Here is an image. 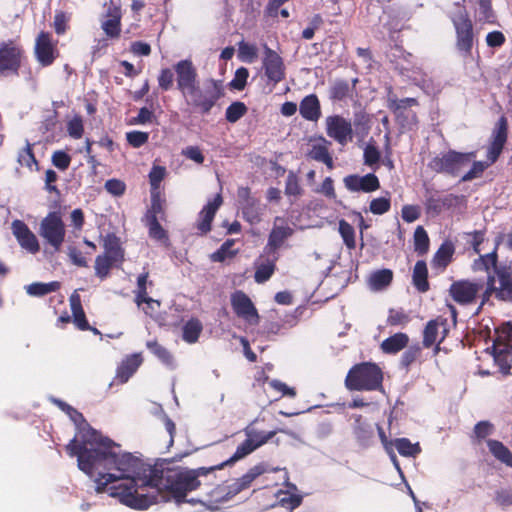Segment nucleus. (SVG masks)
I'll return each instance as SVG.
<instances>
[{
	"mask_svg": "<svg viewBox=\"0 0 512 512\" xmlns=\"http://www.w3.org/2000/svg\"><path fill=\"white\" fill-rule=\"evenodd\" d=\"M265 56L263 59V67L268 80L274 84L281 82L285 78V65L283 59L278 53L264 46Z\"/></svg>",
	"mask_w": 512,
	"mask_h": 512,
	"instance_id": "9b49d317",
	"label": "nucleus"
},
{
	"mask_svg": "<svg viewBox=\"0 0 512 512\" xmlns=\"http://www.w3.org/2000/svg\"><path fill=\"white\" fill-rule=\"evenodd\" d=\"M451 20L456 31L458 49L470 53L473 45V26L465 8L457 6Z\"/></svg>",
	"mask_w": 512,
	"mask_h": 512,
	"instance_id": "6e6552de",
	"label": "nucleus"
},
{
	"mask_svg": "<svg viewBox=\"0 0 512 512\" xmlns=\"http://www.w3.org/2000/svg\"><path fill=\"white\" fill-rule=\"evenodd\" d=\"M292 234L293 229L290 227L287 220L283 217H275L266 248L273 251L277 250Z\"/></svg>",
	"mask_w": 512,
	"mask_h": 512,
	"instance_id": "6ab92c4d",
	"label": "nucleus"
},
{
	"mask_svg": "<svg viewBox=\"0 0 512 512\" xmlns=\"http://www.w3.org/2000/svg\"><path fill=\"white\" fill-rule=\"evenodd\" d=\"M325 128L327 135L341 145H346L353 138L351 121L340 115L326 117Z\"/></svg>",
	"mask_w": 512,
	"mask_h": 512,
	"instance_id": "1a4fd4ad",
	"label": "nucleus"
},
{
	"mask_svg": "<svg viewBox=\"0 0 512 512\" xmlns=\"http://www.w3.org/2000/svg\"><path fill=\"white\" fill-rule=\"evenodd\" d=\"M116 262L114 259L103 254L97 256L95 259V274L99 278L104 279L109 274L112 265Z\"/></svg>",
	"mask_w": 512,
	"mask_h": 512,
	"instance_id": "a18cd8bd",
	"label": "nucleus"
},
{
	"mask_svg": "<svg viewBox=\"0 0 512 512\" xmlns=\"http://www.w3.org/2000/svg\"><path fill=\"white\" fill-rule=\"evenodd\" d=\"M512 324L503 323L496 329L493 358L502 374H508L512 363Z\"/></svg>",
	"mask_w": 512,
	"mask_h": 512,
	"instance_id": "39448f33",
	"label": "nucleus"
},
{
	"mask_svg": "<svg viewBox=\"0 0 512 512\" xmlns=\"http://www.w3.org/2000/svg\"><path fill=\"white\" fill-rule=\"evenodd\" d=\"M18 162L20 165L26 166L30 170H32L34 166H37V161L32 153L30 144H27V146L20 151L18 155Z\"/></svg>",
	"mask_w": 512,
	"mask_h": 512,
	"instance_id": "603ef678",
	"label": "nucleus"
},
{
	"mask_svg": "<svg viewBox=\"0 0 512 512\" xmlns=\"http://www.w3.org/2000/svg\"><path fill=\"white\" fill-rule=\"evenodd\" d=\"M339 233H340L345 245L349 249H354L356 246L354 228L345 220H340L339 221Z\"/></svg>",
	"mask_w": 512,
	"mask_h": 512,
	"instance_id": "49530a36",
	"label": "nucleus"
},
{
	"mask_svg": "<svg viewBox=\"0 0 512 512\" xmlns=\"http://www.w3.org/2000/svg\"><path fill=\"white\" fill-rule=\"evenodd\" d=\"M278 504L292 511L302 502V496L298 493L297 487L292 483H286V490H280L276 494Z\"/></svg>",
	"mask_w": 512,
	"mask_h": 512,
	"instance_id": "a878e982",
	"label": "nucleus"
},
{
	"mask_svg": "<svg viewBox=\"0 0 512 512\" xmlns=\"http://www.w3.org/2000/svg\"><path fill=\"white\" fill-rule=\"evenodd\" d=\"M143 362L140 353H134L126 356L118 365L114 382L124 384L134 375Z\"/></svg>",
	"mask_w": 512,
	"mask_h": 512,
	"instance_id": "aec40b11",
	"label": "nucleus"
},
{
	"mask_svg": "<svg viewBox=\"0 0 512 512\" xmlns=\"http://www.w3.org/2000/svg\"><path fill=\"white\" fill-rule=\"evenodd\" d=\"M350 87L345 81L336 82L331 89V97L336 100H342L349 95Z\"/></svg>",
	"mask_w": 512,
	"mask_h": 512,
	"instance_id": "bf43d9fd",
	"label": "nucleus"
},
{
	"mask_svg": "<svg viewBox=\"0 0 512 512\" xmlns=\"http://www.w3.org/2000/svg\"><path fill=\"white\" fill-rule=\"evenodd\" d=\"M67 133L73 139H80L84 133L83 119L79 115H74L67 121Z\"/></svg>",
	"mask_w": 512,
	"mask_h": 512,
	"instance_id": "de8ad7c7",
	"label": "nucleus"
},
{
	"mask_svg": "<svg viewBox=\"0 0 512 512\" xmlns=\"http://www.w3.org/2000/svg\"><path fill=\"white\" fill-rule=\"evenodd\" d=\"M392 279L393 273L390 269H381L370 274L368 285L371 290L380 291L389 286Z\"/></svg>",
	"mask_w": 512,
	"mask_h": 512,
	"instance_id": "c85d7f7f",
	"label": "nucleus"
},
{
	"mask_svg": "<svg viewBox=\"0 0 512 512\" xmlns=\"http://www.w3.org/2000/svg\"><path fill=\"white\" fill-rule=\"evenodd\" d=\"M381 369L374 363L357 364L347 374L345 384L349 390L372 391L382 387Z\"/></svg>",
	"mask_w": 512,
	"mask_h": 512,
	"instance_id": "20e7f679",
	"label": "nucleus"
},
{
	"mask_svg": "<svg viewBox=\"0 0 512 512\" xmlns=\"http://www.w3.org/2000/svg\"><path fill=\"white\" fill-rule=\"evenodd\" d=\"M478 21L483 23H494L495 13L491 7V0H478V8L476 10Z\"/></svg>",
	"mask_w": 512,
	"mask_h": 512,
	"instance_id": "ea45409f",
	"label": "nucleus"
},
{
	"mask_svg": "<svg viewBox=\"0 0 512 512\" xmlns=\"http://www.w3.org/2000/svg\"><path fill=\"white\" fill-rule=\"evenodd\" d=\"M414 248L415 251L423 255L425 254L429 249V237L427 235V232L422 226H418L415 229L414 232Z\"/></svg>",
	"mask_w": 512,
	"mask_h": 512,
	"instance_id": "37998d69",
	"label": "nucleus"
},
{
	"mask_svg": "<svg viewBox=\"0 0 512 512\" xmlns=\"http://www.w3.org/2000/svg\"><path fill=\"white\" fill-rule=\"evenodd\" d=\"M222 204V197L217 194L203 207L199 213L198 229L201 233H207L211 229V222Z\"/></svg>",
	"mask_w": 512,
	"mask_h": 512,
	"instance_id": "5701e85b",
	"label": "nucleus"
},
{
	"mask_svg": "<svg viewBox=\"0 0 512 512\" xmlns=\"http://www.w3.org/2000/svg\"><path fill=\"white\" fill-rule=\"evenodd\" d=\"M264 209L258 200L243 203L241 206L243 217L250 224H257L261 221Z\"/></svg>",
	"mask_w": 512,
	"mask_h": 512,
	"instance_id": "473e14b6",
	"label": "nucleus"
},
{
	"mask_svg": "<svg viewBox=\"0 0 512 512\" xmlns=\"http://www.w3.org/2000/svg\"><path fill=\"white\" fill-rule=\"evenodd\" d=\"M487 446L495 459L512 468V452L502 442L490 439Z\"/></svg>",
	"mask_w": 512,
	"mask_h": 512,
	"instance_id": "c756f323",
	"label": "nucleus"
},
{
	"mask_svg": "<svg viewBox=\"0 0 512 512\" xmlns=\"http://www.w3.org/2000/svg\"><path fill=\"white\" fill-rule=\"evenodd\" d=\"M173 72L169 68H164L160 71L158 77V84L162 90H169L173 84Z\"/></svg>",
	"mask_w": 512,
	"mask_h": 512,
	"instance_id": "0e129e2a",
	"label": "nucleus"
},
{
	"mask_svg": "<svg viewBox=\"0 0 512 512\" xmlns=\"http://www.w3.org/2000/svg\"><path fill=\"white\" fill-rule=\"evenodd\" d=\"M475 156L474 152L460 153L451 150L434 157L430 161L429 167L438 173L457 176L464 167L470 164Z\"/></svg>",
	"mask_w": 512,
	"mask_h": 512,
	"instance_id": "423d86ee",
	"label": "nucleus"
},
{
	"mask_svg": "<svg viewBox=\"0 0 512 512\" xmlns=\"http://www.w3.org/2000/svg\"><path fill=\"white\" fill-rule=\"evenodd\" d=\"M60 288V283L57 281L49 283H32L26 286V292L31 296H44L48 293L54 292Z\"/></svg>",
	"mask_w": 512,
	"mask_h": 512,
	"instance_id": "4c0bfd02",
	"label": "nucleus"
},
{
	"mask_svg": "<svg viewBox=\"0 0 512 512\" xmlns=\"http://www.w3.org/2000/svg\"><path fill=\"white\" fill-rule=\"evenodd\" d=\"M149 235L151 238L161 242H166L167 240L166 231L162 228L155 217H153L149 223Z\"/></svg>",
	"mask_w": 512,
	"mask_h": 512,
	"instance_id": "6e6d98bb",
	"label": "nucleus"
},
{
	"mask_svg": "<svg viewBox=\"0 0 512 512\" xmlns=\"http://www.w3.org/2000/svg\"><path fill=\"white\" fill-rule=\"evenodd\" d=\"M275 270V261L274 260H265L262 263L258 264L255 271V281L257 283L266 282L274 273Z\"/></svg>",
	"mask_w": 512,
	"mask_h": 512,
	"instance_id": "a19ab883",
	"label": "nucleus"
},
{
	"mask_svg": "<svg viewBox=\"0 0 512 512\" xmlns=\"http://www.w3.org/2000/svg\"><path fill=\"white\" fill-rule=\"evenodd\" d=\"M301 116L309 121H317L321 116L320 102L315 94L302 99L299 106Z\"/></svg>",
	"mask_w": 512,
	"mask_h": 512,
	"instance_id": "bb28decb",
	"label": "nucleus"
},
{
	"mask_svg": "<svg viewBox=\"0 0 512 512\" xmlns=\"http://www.w3.org/2000/svg\"><path fill=\"white\" fill-rule=\"evenodd\" d=\"M146 347L150 350V352L155 355L163 364L166 366L172 367L174 364L173 357L170 352L157 343L156 341H148L146 343Z\"/></svg>",
	"mask_w": 512,
	"mask_h": 512,
	"instance_id": "58836bf2",
	"label": "nucleus"
},
{
	"mask_svg": "<svg viewBox=\"0 0 512 512\" xmlns=\"http://www.w3.org/2000/svg\"><path fill=\"white\" fill-rule=\"evenodd\" d=\"M453 253L454 249L451 244H442L432 259V267L435 269L444 270L450 263Z\"/></svg>",
	"mask_w": 512,
	"mask_h": 512,
	"instance_id": "72a5a7b5",
	"label": "nucleus"
},
{
	"mask_svg": "<svg viewBox=\"0 0 512 512\" xmlns=\"http://www.w3.org/2000/svg\"><path fill=\"white\" fill-rule=\"evenodd\" d=\"M71 162V157L64 151H56L52 155V163L60 170H66Z\"/></svg>",
	"mask_w": 512,
	"mask_h": 512,
	"instance_id": "13d9d810",
	"label": "nucleus"
},
{
	"mask_svg": "<svg viewBox=\"0 0 512 512\" xmlns=\"http://www.w3.org/2000/svg\"><path fill=\"white\" fill-rule=\"evenodd\" d=\"M70 306L73 315V322L80 330L90 329L89 324L86 320L85 313L81 305V298L78 290H75L70 296Z\"/></svg>",
	"mask_w": 512,
	"mask_h": 512,
	"instance_id": "cd10ccee",
	"label": "nucleus"
},
{
	"mask_svg": "<svg viewBox=\"0 0 512 512\" xmlns=\"http://www.w3.org/2000/svg\"><path fill=\"white\" fill-rule=\"evenodd\" d=\"M148 138L149 134L142 131H131L126 134L128 143L135 148L144 145L148 141Z\"/></svg>",
	"mask_w": 512,
	"mask_h": 512,
	"instance_id": "5fc2aeb1",
	"label": "nucleus"
},
{
	"mask_svg": "<svg viewBox=\"0 0 512 512\" xmlns=\"http://www.w3.org/2000/svg\"><path fill=\"white\" fill-rule=\"evenodd\" d=\"M489 165H491L489 163V161L488 162L474 161L471 169L462 176L461 180L463 182H467V181H471L475 178H478L479 176H481V174L484 172V170Z\"/></svg>",
	"mask_w": 512,
	"mask_h": 512,
	"instance_id": "3c124183",
	"label": "nucleus"
},
{
	"mask_svg": "<svg viewBox=\"0 0 512 512\" xmlns=\"http://www.w3.org/2000/svg\"><path fill=\"white\" fill-rule=\"evenodd\" d=\"M203 330L202 323L195 318L188 320L182 328V338L189 344L196 343Z\"/></svg>",
	"mask_w": 512,
	"mask_h": 512,
	"instance_id": "f704fd0d",
	"label": "nucleus"
},
{
	"mask_svg": "<svg viewBox=\"0 0 512 512\" xmlns=\"http://www.w3.org/2000/svg\"><path fill=\"white\" fill-rule=\"evenodd\" d=\"M35 55L42 66H49L58 55L56 43L51 39L50 34L41 32L36 38Z\"/></svg>",
	"mask_w": 512,
	"mask_h": 512,
	"instance_id": "2eb2a0df",
	"label": "nucleus"
},
{
	"mask_svg": "<svg viewBox=\"0 0 512 512\" xmlns=\"http://www.w3.org/2000/svg\"><path fill=\"white\" fill-rule=\"evenodd\" d=\"M258 57L256 45L241 41L238 44V58L246 63H253Z\"/></svg>",
	"mask_w": 512,
	"mask_h": 512,
	"instance_id": "79ce46f5",
	"label": "nucleus"
},
{
	"mask_svg": "<svg viewBox=\"0 0 512 512\" xmlns=\"http://www.w3.org/2000/svg\"><path fill=\"white\" fill-rule=\"evenodd\" d=\"M400 455L405 457H415L421 452L419 443H412L407 438H398L393 444Z\"/></svg>",
	"mask_w": 512,
	"mask_h": 512,
	"instance_id": "e433bc0d",
	"label": "nucleus"
},
{
	"mask_svg": "<svg viewBox=\"0 0 512 512\" xmlns=\"http://www.w3.org/2000/svg\"><path fill=\"white\" fill-rule=\"evenodd\" d=\"M330 145V141L324 137H319L312 143L307 155L315 161L324 163L329 169H333V159L329 153Z\"/></svg>",
	"mask_w": 512,
	"mask_h": 512,
	"instance_id": "4be33fe9",
	"label": "nucleus"
},
{
	"mask_svg": "<svg viewBox=\"0 0 512 512\" xmlns=\"http://www.w3.org/2000/svg\"><path fill=\"white\" fill-rule=\"evenodd\" d=\"M343 182L345 187L351 192L370 193L378 190L380 187L377 176L372 173L364 176L348 175L344 178Z\"/></svg>",
	"mask_w": 512,
	"mask_h": 512,
	"instance_id": "a211bd4d",
	"label": "nucleus"
},
{
	"mask_svg": "<svg viewBox=\"0 0 512 512\" xmlns=\"http://www.w3.org/2000/svg\"><path fill=\"white\" fill-rule=\"evenodd\" d=\"M446 332V325L443 321H429L424 330V346L430 347L435 343H440L445 338Z\"/></svg>",
	"mask_w": 512,
	"mask_h": 512,
	"instance_id": "393cba45",
	"label": "nucleus"
},
{
	"mask_svg": "<svg viewBox=\"0 0 512 512\" xmlns=\"http://www.w3.org/2000/svg\"><path fill=\"white\" fill-rule=\"evenodd\" d=\"M474 271H486L487 293L494 292L499 299L512 301V269L498 265L496 251L481 255L473 263Z\"/></svg>",
	"mask_w": 512,
	"mask_h": 512,
	"instance_id": "f03ea898",
	"label": "nucleus"
},
{
	"mask_svg": "<svg viewBox=\"0 0 512 512\" xmlns=\"http://www.w3.org/2000/svg\"><path fill=\"white\" fill-rule=\"evenodd\" d=\"M387 321L390 325H405L409 322V316L402 310L391 309Z\"/></svg>",
	"mask_w": 512,
	"mask_h": 512,
	"instance_id": "e2e57ef3",
	"label": "nucleus"
},
{
	"mask_svg": "<svg viewBox=\"0 0 512 512\" xmlns=\"http://www.w3.org/2000/svg\"><path fill=\"white\" fill-rule=\"evenodd\" d=\"M249 71L245 67H240L236 70L234 78L230 82V87L236 90H243L246 86Z\"/></svg>",
	"mask_w": 512,
	"mask_h": 512,
	"instance_id": "8fccbe9b",
	"label": "nucleus"
},
{
	"mask_svg": "<svg viewBox=\"0 0 512 512\" xmlns=\"http://www.w3.org/2000/svg\"><path fill=\"white\" fill-rule=\"evenodd\" d=\"M165 175V167L154 165L149 173V180L152 188L157 189Z\"/></svg>",
	"mask_w": 512,
	"mask_h": 512,
	"instance_id": "680f3d73",
	"label": "nucleus"
},
{
	"mask_svg": "<svg viewBox=\"0 0 512 512\" xmlns=\"http://www.w3.org/2000/svg\"><path fill=\"white\" fill-rule=\"evenodd\" d=\"M125 188V183L119 179H109L105 183V189L113 196L123 195Z\"/></svg>",
	"mask_w": 512,
	"mask_h": 512,
	"instance_id": "052dcab7",
	"label": "nucleus"
},
{
	"mask_svg": "<svg viewBox=\"0 0 512 512\" xmlns=\"http://www.w3.org/2000/svg\"><path fill=\"white\" fill-rule=\"evenodd\" d=\"M247 112V107L243 102H234L226 109V119L230 123H235Z\"/></svg>",
	"mask_w": 512,
	"mask_h": 512,
	"instance_id": "09e8293b",
	"label": "nucleus"
},
{
	"mask_svg": "<svg viewBox=\"0 0 512 512\" xmlns=\"http://www.w3.org/2000/svg\"><path fill=\"white\" fill-rule=\"evenodd\" d=\"M285 193L289 196H298L301 194V187L298 179L292 173L287 176Z\"/></svg>",
	"mask_w": 512,
	"mask_h": 512,
	"instance_id": "69168bd1",
	"label": "nucleus"
},
{
	"mask_svg": "<svg viewBox=\"0 0 512 512\" xmlns=\"http://www.w3.org/2000/svg\"><path fill=\"white\" fill-rule=\"evenodd\" d=\"M353 419V434L362 447L370 446L374 433L371 425L363 420L361 415L354 414L351 416Z\"/></svg>",
	"mask_w": 512,
	"mask_h": 512,
	"instance_id": "b1692460",
	"label": "nucleus"
},
{
	"mask_svg": "<svg viewBox=\"0 0 512 512\" xmlns=\"http://www.w3.org/2000/svg\"><path fill=\"white\" fill-rule=\"evenodd\" d=\"M421 214L420 207L417 205H404L401 210L402 219L407 223L416 221Z\"/></svg>",
	"mask_w": 512,
	"mask_h": 512,
	"instance_id": "4d7b16f0",
	"label": "nucleus"
},
{
	"mask_svg": "<svg viewBox=\"0 0 512 512\" xmlns=\"http://www.w3.org/2000/svg\"><path fill=\"white\" fill-rule=\"evenodd\" d=\"M409 338L405 333H396L381 343V349L388 354H395L408 344Z\"/></svg>",
	"mask_w": 512,
	"mask_h": 512,
	"instance_id": "2f4dec72",
	"label": "nucleus"
},
{
	"mask_svg": "<svg viewBox=\"0 0 512 512\" xmlns=\"http://www.w3.org/2000/svg\"><path fill=\"white\" fill-rule=\"evenodd\" d=\"M427 276L428 271L426 263L422 260L417 261L413 269V283L421 292H425L429 288Z\"/></svg>",
	"mask_w": 512,
	"mask_h": 512,
	"instance_id": "c9c22d12",
	"label": "nucleus"
},
{
	"mask_svg": "<svg viewBox=\"0 0 512 512\" xmlns=\"http://www.w3.org/2000/svg\"><path fill=\"white\" fill-rule=\"evenodd\" d=\"M120 0H110V6L101 20V28L109 39H118L121 32Z\"/></svg>",
	"mask_w": 512,
	"mask_h": 512,
	"instance_id": "f8f14e48",
	"label": "nucleus"
},
{
	"mask_svg": "<svg viewBox=\"0 0 512 512\" xmlns=\"http://www.w3.org/2000/svg\"><path fill=\"white\" fill-rule=\"evenodd\" d=\"M11 230L22 249L31 254L39 252L40 245L36 235L23 221L14 220L11 224Z\"/></svg>",
	"mask_w": 512,
	"mask_h": 512,
	"instance_id": "ddd939ff",
	"label": "nucleus"
},
{
	"mask_svg": "<svg viewBox=\"0 0 512 512\" xmlns=\"http://www.w3.org/2000/svg\"><path fill=\"white\" fill-rule=\"evenodd\" d=\"M480 290L478 284L469 281H458L451 285L450 294L459 304L471 303Z\"/></svg>",
	"mask_w": 512,
	"mask_h": 512,
	"instance_id": "412c9836",
	"label": "nucleus"
},
{
	"mask_svg": "<svg viewBox=\"0 0 512 512\" xmlns=\"http://www.w3.org/2000/svg\"><path fill=\"white\" fill-rule=\"evenodd\" d=\"M177 88L185 98L187 104L198 107L207 113L214 105V101L203 95L198 82V74L192 61L184 59L174 65Z\"/></svg>",
	"mask_w": 512,
	"mask_h": 512,
	"instance_id": "7ed1b4c3",
	"label": "nucleus"
},
{
	"mask_svg": "<svg viewBox=\"0 0 512 512\" xmlns=\"http://www.w3.org/2000/svg\"><path fill=\"white\" fill-rule=\"evenodd\" d=\"M507 141V120L501 117L491 135V141L487 149V159L490 164L497 161Z\"/></svg>",
	"mask_w": 512,
	"mask_h": 512,
	"instance_id": "4468645a",
	"label": "nucleus"
},
{
	"mask_svg": "<svg viewBox=\"0 0 512 512\" xmlns=\"http://www.w3.org/2000/svg\"><path fill=\"white\" fill-rule=\"evenodd\" d=\"M22 48L14 41L0 44V73H17L22 59Z\"/></svg>",
	"mask_w": 512,
	"mask_h": 512,
	"instance_id": "9d476101",
	"label": "nucleus"
},
{
	"mask_svg": "<svg viewBox=\"0 0 512 512\" xmlns=\"http://www.w3.org/2000/svg\"><path fill=\"white\" fill-rule=\"evenodd\" d=\"M370 211L376 215H382L390 209V199L386 197L375 198L370 202Z\"/></svg>",
	"mask_w": 512,
	"mask_h": 512,
	"instance_id": "864d4df0",
	"label": "nucleus"
},
{
	"mask_svg": "<svg viewBox=\"0 0 512 512\" xmlns=\"http://www.w3.org/2000/svg\"><path fill=\"white\" fill-rule=\"evenodd\" d=\"M233 245L234 240L229 239L225 241L217 251L212 253L211 260L214 262H223L226 259L232 258L237 253V250L232 249Z\"/></svg>",
	"mask_w": 512,
	"mask_h": 512,
	"instance_id": "c03bdc74",
	"label": "nucleus"
},
{
	"mask_svg": "<svg viewBox=\"0 0 512 512\" xmlns=\"http://www.w3.org/2000/svg\"><path fill=\"white\" fill-rule=\"evenodd\" d=\"M493 433V425L488 421H481L476 424L474 434L477 439L481 440Z\"/></svg>",
	"mask_w": 512,
	"mask_h": 512,
	"instance_id": "338daca9",
	"label": "nucleus"
},
{
	"mask_svg": "<svg viewBox=\"0 0 512 512\" xmlns=\"http://www.w3.org/2000/svg\"><path fill=\"white\" fill-rule=\"evenodd\" d=\"M54 402L77 427L66 450L71 457H77L78 468L92 479L95 491L107 493L136 510H145L160 501L174 500L178 504L186 501L187 493L201 485L199 477L243 459L274 437V431L266 433L247 427L244 430L246 440L226 462L210 468L164 473L131 453L123 452L118 444L91 428L82 414L68 404L60 400Z\"/></svg>",
	"mask_w": 512,
	"mask_h": 512,
	"instance_id": "f257e3e1",
	"label": "nucleus"
},
{
	"mask_svg": "<svg viewBox=\"0 0 512 512\" xmlns=\"http://www.w3.org/2000/svg\"><path fill=\"white\" fill-rule=\"evenodd\" d=\"M495 501L502 507H508L512 505V490L502 489L497 491Z\"/></svg>",
	"mask_w": 512,
	"mask_h": 512,
	"instance_id": "774afa93",
	"label": "nucleus"
},
{
	"mask_svg": "<svg viewBox=\"0 0 512 512\" xmlns=\"http://www.w3.org/2000/svg\"><path fill=\"white\" fill-rule=\"evenodd\" d=\"M103 255L108 256L115 261H121L123 259V251L120 246L119 238L114 234H107L103 237Z\"/></svg>",
	"mask_w": 512,
	"mask_h": 512,
	"instance_id": "7c9ffc66",
	"label": "nucleus"
},
{
	"mask_svg": "<svg viewBox=\"0 0 512 512\" xmlns=\"http://www.w3.org/2000/svg\"><path fill=\"white\" fill-rule=\"evenodd\" d=\"M40 236L55 250H59L64 242L66 229L61 215L50 212L40 223Z\"/></svg>",
	"mask_w": 512,
	"mask_h": 512,
	"instance_id": "0eeeda50",
	"label": "nucleus"
},
{
	"mask_svg": "<svg viewBox=\"0 0 512 512\" xmlns=\"http://www.w3.org/2000/svg\"><path fill=\"white\" fill-rule=\"evenodd\" d=\"M266 472L264 465L259 464L250 468L244 475L239 478L233 479L231 482L226 484L228 489L227 494L233 499L240 492L248 489L252 482Z\"/></svg>",
	"mask_w": 512,
	"mask_h": 512,
	"instance_id": "f3484780",
	"label": "nucleus"
},
{
	"mask_svg": "<svg viewBox=\"0 0 512 512\" xmlns=\"http://www.w3.org/2000/svg\"><path fill=\"white\" fill-rule=\"evenodd\" d=\"M232 307L235 313L250 324H257L259 316L250 298L238 291L231 297Z\"/></svg>",
	"mask_w": 512,
	"mask_h": 512,
	"instance_id": "dca6fc26",
	"label": "nucleus"
}]
</instances>
